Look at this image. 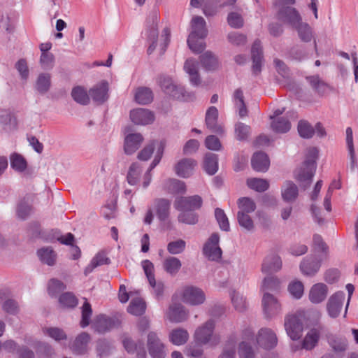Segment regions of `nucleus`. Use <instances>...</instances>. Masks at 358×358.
Instances as JSON below:
<instances>
[{"mask_svg":"<svg viewBox=\"0 0 358 358\" xmlns=\"http://www.w3.org/2000/svg\"><path fill=\"white\" fill-rule=\"evenodd\" d=\"M252 167L259 172H266L270 165L268 156L262 152H256L251 159Z\"/></svg>","mask_w":358,"mask_h":358,"instance_id":"obj_30","label":"nucleus"},{"mask_svg":"<svg viewBox=\"0 0 358 358\" xmlns=\"http://www.w3.org/2000/svg\"><path fill=\"white\" fill-rule=\"evenodd\" d=\"M130 119L135 124L146 125L153 122L155 116L148 109L136 108L131 110Z\"/></svg>","mask_w":358,"mask_h":358,"instance_id":"obj_19","label":"nucleus"},{"mask_svg":"<svg viewBox=\"0 0 358 358\" xmlns=\"http://www.w3.org/2000/svg\"><path fill=\"white\" fill-rule=\"evenodd\" d=\"M55 64V57L51 52L41 53L40 57V64L44 70H50L53 68Z\"/></svg>","mask_w":358,"mask_h":358,"instance_id":"obj_63","label":"nucleus"},{"mask_svg":"<svg viewBox=\"0 0 358 358\" xmlns=\"http://www.w3.org/2000/svg\"><path fill=\"white\" fill-rule=\"evenodd\" d=\"M220 237L217 234H213L203 246L204 255L210 261H219L222 257V250L219 247Z\"/></svg>","mask_w":358,"mask_h":358,"instance_id":"obj_8","label":"nucleus"},{"mask_svg":"<svg viewBox=\"0 0 358 358\" xmlns=\"http://www.w3.org/2000/svg\"><path fill=\"white\" fill-rule=\"evenodd\" d=\"M263 313L266 319H271L281 313L282 306L278 299L271 293H264L262 299Z\"/></svg>","mask_w":358,"mask_h":358,"instance_id":"obj_6","label":"nucleus"},{"mask_svg":"<svg viewBox=\"0 0 358 358\" xmlns=\"http://www.w3.org/2000/svg\"><path fill=\"white\" fill-rule=\"evenodd\" d=\"M204 171L210 176L215 174L218 170L217 155L208 152L206 154L203 162Z\"/></svg>","mask_w":358,"mask_h":358,"instance_id":"obj_37","label":"nucleus"},{"mask_svg":"<svg viewBox=\"0 0 358 358\" xmlns=\"http://www.w3.org/2000/svg\"><path fill=\"white\" fill-rule=\"evenodd\" d=\"M324 329V327L319 325L317 328H312L307 333L302 342V348L306 350H312L318 343L320 333Z\"/></svg>","mask_w":358,"mask_h":358,"instance_id":"obj_25","label":"nucleus"},{"mask_svg":"<svg viewBox=\"0 0 358 358\" xmlns=\"http://www.w3.org/2000/svg\"><path fill=\"white\" fill-rule=\"evenodd\" d=\"M238 212L249 214L256 209L255 201L249 197H241L238 200Z\"/></svg>","mask_w":358,"mask_h":358,"instance_id":"obj_53","label":"nucleus"},{"mask_svg":"<svg viewBox=\"0 0 358 358\" xmlns=\"http://www.w3.org/2000/svg\"><path fill=\"white\" fill-rule=\"evenodd\" d=\"M166 317L171 322L180 323L187 319L188 313L182 304L173 303L169 308Z\"/></svg>","mask_w":358,"mask_h":358,"instance_id":"obj_22","label":"nucleus"},{"mask_svg":"<svg viewBox=\"0 0 358 358\" xmlns=\"http://www.w3.org/2000/svg\"><path fill=\"white\" fill-rule=\"evenodd\" d=\"M199 60L206 71H213L218 67V59L211 51H206L200 55Z\"/></svg>","mask_w":358,"mask_h":358,"instance_id":"obj_35","label":"nucleus"},{"mask_svg":"<svg viewBox=\"0 0 358 358\" xmlns=\"http://www.w3.org/2000/svg\"><path fill=\"white\" fill-rule=\"evenodd\" d=\"M297 129L300 136L303 138H310L315 133L314 128L305 120H300L299 122Z\"/></svg>","mask_w":358,"mask_h":358,"instance_id":"obj_54","label":"nucleus"},{"mask_svg":"<svg viewBox=\"0 0 358 358\" xmlns=\"http://www.w3.org/2000/svg\"><path fill=\"white\" fill-rule=\"evenodd\" d=\"M158 83L162 90L174 99H180L184 98V89L176 85L170 78L161 76L159 78Z\"/></svg>","mask_w":358,"mask_h":358,"instance_id":"obj_17","label":"nucleus"},{"mask_svg":"<svg viewBox=\"0 0 358 358\" xmlns=\"http://www.w3.org/2000/svg\"><path fill=\"white\" fill-rule=\"evenodd\" d=\"M59 303L62 308H73L78 305V300L72 292H65L59 297Z\"/></svg>","mask_w":358,"mask_h":358,"instance_id":"obj_50","label":"nucleus"},{"mask_svg":"<svg viewBox=\"0 0 358 358\" xmlns=\"http://www.w3.org/2000/svg\"><path fill=\"white\" fill-rule=\"evenodd\" d=\"M306 80L313 90L320 95H324L329 91L333 90V88L322 80L319 76H308L306 77Z\"/></svg>","mask_w":358,"mask_h":358,"instance_id":"obj_31","label":"nucleus"},{"mask_svg":"<svg viewBox=\"0 0 358 358\" xmlns=\"http://www.w3.org/2000/svg\"><path fill=\"white\" fill-rule=\"evenodd\" d=\"M318 150L315 147L308 148L305 161L294 172V179L303 189L308 188L312 183L316 171V160L318 157Z\"/></svg>","mask_w":358,"mask_h":358,"instance_id":"obj_1","label":"nucleus"},{"mask_svg":"<svg viewBox=\"0 0 358 358\" xmlns=\"http://www.w3.org/2000/svg\"><path fill=\"white\" fill-rule=\"evenodd\" d=\"M108 83L103 80L90 90V95L93 101L99 104L104 103L108 99Z\"/></svg>","mask_w":358,"mask_h":358,"instance_id":"obj_23","label":"nucleus"},{"mask_svg":"<svg viewBox=\"0 0 358 358\" xmlns=\"http://www.w3.org/2000/svg\"><path fill=\"white\" fill-rule=\"evenodd\" d=\"M328 287L324 283L315 284L309 292V299L313 303H320L327 297Z\"/></svg>","mask_w":358,"mask_h":358,"instance_id":"obj_29","label":"nucleus"},{"mask_svg":"<svg viewBox=\"0 0 358 358\" xmlns=\"http://www.w3.org/2000/svg\"><path fill=\"white\" fill-rule=\"evenodd\" d=\"M40 260L48 266H53L56 262L57 254L50 248H42L37 251Z\"/></svg>","mask_w":358,"mask_h":358,"instance_id":"obj_39","label":"nucleus"},{"mask_svg":"<svg viewBox=\"0 0 358 358\" xmlns=\"http://www.w3.org/2000/svg\"><path fill=\"white\" fill-rule=\"evenodd\" d=\"M182 266L180 260L174 257H169L165 259L163 267L164 269L171 275L176 274Z\"/></svg>","mask_w":358,"mask_h":358,"instance_id":"obj_44","label":"nucleus"},{"mask_svg":"<svg viewBox=\"0 0 358 358\" xmlns=\"http://www.w3.org/2000/svg\"><path fill=\"white\" fill-rule=\"evenodd\" d=\"M11 167L18 172H23L27 166V163L24 157L18 154L13 153L10 157Z\"/></svg>","mask_w":358,"mask_h":358,"instance_id":"obj_51","label":"nucleus"},{"mask_svg":"<svg viewBox=\"0 0 358 358\" xmlns=\"http://www.w3.org/2000/svg\"><path fill=\"white\" fill-rule=\"evenodd\" d=\"M189 338V333L182 328L173 329L169 334V341L176 345L185 344Z\"/></svg>","mask_w":358,"mask_h":358,"instance_id":"obj_38","label":"nucleus"},{"mask_svg":"<svg viewBox=\"0 0 358 358\" xmlns=\"http://www.w3.org/2000/svg\"><path fill=\"white\" fill-rule=\"evenodd\" d=\"M281 288V282L276 276L265 277L262 283V290L264 293H278Z\"/></svg>","mask_w":358,"mask_h":358,"instance_id":"obj_34","label":"nucleus"},{"mask_svg":"<svg viewBox=\"0 0 358 358\" xmlns=\"http://www.w3.org/2000/svg\"><path fill=\"white\" fill-rule=\"evenodd\" d=\"M202 203V199L199 195L178 197L174 201V207L180 211H193L200 208Z\"/></svg>","mask_w":358,"mask_h":358,"instance_id":"obj_9","label":"nucleus"},{"mask_svg":"<svg viewBox=\"0 0 358 358\" xmlns=\"http://www.w3.org/2000/svg\"><path fill=\"white\" fill-rule=\"evenodd\" d=\"M215 216L219 224L220 228L223 231H228L230 228L229 222L224 210L221 208H217L215 210Z\"/></svg>","mask_w":358,"mask_h":358,"instance_id":"obj_59","label":"nucleus"},{"mask_svg":"<svg viewBox=\"0 0 358 358\" xmlns=\"http://www.w3.org/2000/svg\"><path fill=\"white\" fill-rule=\"evenodd\" d=\"M247 185L250 189L259 192H265L269 187V183L268 180L257 178L248 179Z\"/></svg>","mask_w":358,"mask_h":358,"instance_id":"obj_52","label":"nucleus"},{"mask_svg":"<svg viewBox=\"0 0 358 358\" xmlns=\"http://www.w3.org/2000/svg\"><path fill=\"white\" fill-rule=\"evenodd\" d=\"M0 124L6 132L15 130L17 125L15 117L6 110L0 112Z\"/></svg>","mask_w":358,"mask_h":358,"instance_id":"obj_33","label":"nucleus"},{"mask_svg":"<svg viewBox=\"0 0 358 358\" xmlns=\"http://www.w3.org/2000/svg\"><path fill=\"white\" fill-rule=\"evenodd\" d=\"M294 28L297 31L299 37L302 41L308 43L312 40V29L308 24L301 21Z\"/></svg>","mask_w":358,"mask_h":358,"instance_id":"obj_42","label":"nucleus"},{"mask_svg":"<svg viewBox=\"0 0 358 358\" xmlns=\"http://www.w3.org/2000/svg\"><path fill=\"white\" fill-rule=\"evenodd\" d=\"M303 313L298 312L294 314H288L285 317L284 327L287 334L293 341H297L302 336L303 331Z\"/></svg>","mask_w":358,"mask_h":358,"instance_id":"obj_4","label":"nucleus"},{"mask_svg":"<svg viewBox=\"0 0 358 358\" xmlns=\"http://www.w3.org/2000/svg\"><path fill=\"white\" fill-rule=\"evenodd\" d=\"M66 289V285L60 280L51 279L48 283V293L51 296H55Z\"/></svg>","mask_w":358,"mask_h":358,"instance_id":"obj_64","label":"nucleus"},{"mask_svg":"<svg viewBox=\"0 0 358 358\" xmlns=\"http://www.w3.org/2000/svg\"><path fill=\"white\" fill-rule=\"evenodd\" d=\"M282 264V260L278 255L275 253L269 254L262 262V271L264 273L278 272L281 269Z\"/></svg>","mask_w":358,"mask_h":358,"instance_id":"obj_21","label":"nucleus"},{"mask_svg":"<svg viewBox=\"0 0 358 358\" xmlns=\"http://www.w3.org/2000/svg\"><path fill=\"white\" fill-rule=\"evenodd\" d=\"M141 174V168L138 163L134 162L131 164L127 176V180L129 185H136L138 183Z\"/></svg>","mask_w":358,"mask_h":358,"instance_id":"obj_43","label":"nucleus"},{"mask_svg":"<svg viewBox=\"0 0 358 358\" xmlns=\"http://www.w3.org/2000/svg\"><path fill=\"white\" fill-rule=\"evenodd\" d=\"M250 127L242 122H238L235 125V135L238 141H245L250 134Z\"/></svg>","mask_w":358,"mask_h":358,"instance_id":"obj_61","label":"nucleus"},{"mask_svg":"<svg viewBox=\"0 0 358 358\" xmlns=\"http://www.w3.org/2000/svg\"><path fill=\"white\" fill-rule=\"evenodd\" d=\"M43 333L57 342L67 340V335L65 331L59 327H43Z\"/></svg>","mask_w":358,"mask_h":358,"instance_id":"obj_45","label":"nucleus"},{"mask_svg":"<svg viewBox=\"0 0 358 358\" xmlns=\"http://www.w3.org/2000/svg\"><path fill=\"white\" fill-rule=\"evenodd\" d=\"M155 213L160 221H166L170 215L171 201L164 198L157 199L154 202Z\"/></svg>","mask_w":358,"mask_h":358,"instance_id":"obj_28","label":"nucleus"},{"mask_svg":"<svg viewBox=\"0 0 358 358\" xmlns=\"http://www.w3.org/2000/svg\"><path fill=\"white\" fill-rule=\"evenodd\" d=\"M197 165L196 160L191 158H184L175 165L176 173L181 178H189L193 174L195 166Z\"/></svg>","mask_w":358,"mask_h":358,"instance_id":"obj_20","label":"nucleus"},{"mask_svg":"<svg viewBox=\"0 0 358 358\" xmlns=\"http://www.w3.org/2000/svg\"><path fill=\"white\" fill-rule=\"evenodd\" d=\"M277 15L278 20L293 28L302 21L300 13L294 7L280 8Z\"/></svg>","mask_w":358,"mask_h":358,"instance_id":"obj_12","label":"nucleus"},{"mask_svg":"<svg viewBox=\"0 0 358 358\" xmlns=\"http://www.w3.org/2000/svg\"><path fill=\"white\" fill-rule=\"evenodd\" d=\"M118 324L119 321L117 320L101 315L95 318L92 327L95 331L99 334H104L118 326Z\"/></svg>","mask_w":358,"mask_h":358,"instance_id":"obj_18","label":"nucleus"},{"mask_svg":"<svg viewBox=\"0 0 358 358\" xmlns=\"http://www.w3.org/2000/svg\"><path fill=\"white\" fill-rule=\"evenodd\" d=\"M271 127V129L276 133H286L289 131L291 128V124L287 119L282 117L272 120Z\"/></svg>","mask_w":358,"mask_h":358,"instance_id":"obj_46","label":"nucleus"},{"mask_svg":"<svg viewBox=\"0 0 358 358\" xmlns=\"http://www.w3.org/2000/svg\"><path fill=\"white\" fill-rule=\"evenodd\" d=\"M184 70L189 75L193 85L198 86L201 83L199 73L198 62L193 58L187 59L184 64Z\"/></svg>","mask_w":358,"mask_h":358,"instance_id":"obj_27","label":"nucleus"},{"mask_svg":"<svg viewBox=\"0 0 358 358\" xmlns=\"http://www.w3.org/2000/svg\"><path fill=\"white\" fill-rule=\"evenodd\" d=\"M145 301L141 299L136 298L131 301L127 310L134 315H141L145 313Z\"/></svg>","mask_w":358,"mask_h":358,"instance_id":"obj_49","label":"nucleus"},{"mask_svg":"<svg viewBox=\"0 0 358 358\" xmlns=\"http://www.w3.org/2000/svg\"><path fill=\"white\" fill-rule=\"evenodd\" d=\"M321 261L315 256L306 257L300 264L301 272L306 275H314L320 269Z\"/></svg>","mask_w":358,"mask_h":358,"instance_id":"obj_24","label":"nucleus"},{"mask_svg":"<svg viewBox=\"0 0 358 358\" xmlns=\"http://www.w3.org/2000/svg\"><path fill=\"white\" fill-rule=\"evenodd\" d=\"M215 322L214 320L210 319L206 322L198 327L194 334V339L195 342L203 345L210 344L211 346H216L220 342V337L214 334Z\"/></svg>","mask_w":358,"mask_h":358,"instance_id":"obj_2","label":"nucleus"},{"mask_svg":"<svg viewBox=\"0 0 358 358\" xmlns=\"http://www.w3.org/2000/svg\"><path fill=\"white\" fill-rule=\"evenodd\" d=\"M345 297L343 292H337L329 297L327 303V310L329 317L336 318L340 315Z\"/></svg>","mask_w":358,"mask_h":358,"instance_id":"obj_11","label":"nucleus"},{"mask_svg":"<svg viewBox=\"0 0 358 358\" xmlns=\"http://www.w3.org/2000/svg\"><path fill=\"white\" fill-rule=\"evenodd\" d=\"M122 343L124 348L128 352H136L138 358H145L146 357V352L144 348L143 343L141 341L136 343L130 338H125Z\"/></svg>","mask_w":358,"mask_h":358,"instance_id":"obj_32","label":"nucleus"},{"mask_svg":"<svg viewBox=\"0 0 358 358\" xmlns=\"http://www.w3.org/2000/svg\"><path fill=\"white\" fill-rule=\"evenodd\" d=\"M182 301L192 306L202 304L206 300L203 290L199 287L189 286L184 289L182 294Z\"/></svg>","mask_w":358,"mask_h":358,"instance_id":"obj_10","label":"nucleus"},{"mask_svg":"<svg viewBox=\"0 0 358 358\" xmlns=\"http://www.w3.org/2000/svg\"><path fill=\"white\" fill-rule=\"evenodd\" d=\"M146 345L152 358H165L166 347L155 331H150L147 336Z\"/></svg>","mask_w":358,"mask_h":358,"instance_id":"obj_5","label":"nucleus"},{"mask_svg":"<svg viewBox=\"0 0 358 358\" xmlns=\"http://www.w3.org/2000/svg\"><path fill=\"white\" fill-rule=\"evenodd\" d=\"M227 22L231 27L239 29L243 26V18L241 13L231 12L228 14Z\"/></svg>","mask_w":358,"mask_h":358,"instance_id":"obj_60","label":"nucleus"},{"mask_svg":"<svg viewBox=\"0 0 358 358\" xmlns=\"http://www.w3.org/2000/svg\"><path fill=\"white\" fill-rule=\"evenodd\" d=\"M299 196L297 185L291 180H286L281 187V196L286 202H294Z\"/></svg>","mask_w":358,"mask_h":358,"instance_id":"obj_26","label":"nucleus"},{"mask_svg":"<svg viewBox=\"0 0 358 358\" xmlns=\"http://www.w3.org/2000/svg\"><path fill=\"white\" fill-rule=\"evenodd\" d=\"M237 220L239 225L245 230L251 231L254 229V222L248 214L238 212Z\"/></svg>","mask_w":358,"mask_h":358,"instance_id":"obj_56","label":"nucleus"},{"mask_svg":"<svg viewBox=\"0 0 358 358\" xmlns=\"http://www.w3.org/2000/svg\"><path fill=\"white\" fill-rule=\"evenodd\" d=\"M134 98L138 103L145 105L152 101L153 94L148 87H141L136 89Z\"/></svg>","mask_w":358,"mask_h":358,"instance_id":"obj_40","label":"nucleus"},{"mask_svg":"<svg viewBox=\"0 0 358 358\" xmlns=\"http://www.w3.org/2000/svg\"><path fill=\"white\" fill-rule=\"evenodd\" d=\"M178 219L180 222L187 224H194L198 222V216L193 211H182Z\"/></svg>","mask_w":358,"mask_h":358,"instance_id":"obj_62","label":"nucleus"},{"mask_svg":"<svg viewBox=\"0 0 358 358\" xmlns=\"http://www.w3.org/2000/svg\"><path fill=\"white\" fill-rule=\"evenodd\" d=\"M257 343L264 349L270 350L276 346L278 338L275 332L269 328H262L257 336Z\"/></svg>","mask_w":358,"mask_h":358,"instance_id":"obj_15","label":"nucleus"},{"mask_svg":"<svg viewBox=\"0 0 358 358\" xmlns=\"http://www.w3.org/2000/svg\"><path fill=\"white\" fill-rule=\"evenodd\" d=\"M186 242L182 239L171 241L167 245V250L171 255H178L185 250Z\"/></svg>","mask_w":358,"mask_h":358,"instance_id":"obj_58","label":"nucleus"},{"mask_svg":"<svg viewBox=\"0 0 358 358\" xmlns=\"http://www.w3.org/2000/svg\"><path fill=\"white\" fill-rule=\"evenodd\" d=\"M251 58L252 60V74L257 76L261 73L264 64L262 47L259 40H256L252 46Z\"/></svg>","mask_w":358,"mask_h":358,"instance_id":"obj_14","label":"nucleus"},{"mask_svg":"<svg viewBox=\"0 0 358 358\" xmlns=\"http://www.w3.org/2000/svg\"><path fill=\"white\" fill-rule=\"evenodd\" d=\"M205 122L207 128L213 133L222 136L224 129L222 124L218 123V110L215 106L208 108L206 113Z\"/></svg>","mask_w":358,"mask_h":358,"instance_id":"obj_13","label":"nucleus"},{"mask_svg":"<svg viewBox=\"0 0 358 358\" xmlns=\"http://www.w3.org/2000/svg\"><path fill=\"white\" fill-rule=\"evenodd\" d=\"M85 303L82 306V319L80 321V326L83 328L87 327L90 324V318L92 314V310L90 303L85 299Z\"/></svg>","mask_w":358,"mask_h":358,"instance_id":"obj_57","label":"nucleus"},{"mask_svg":"<svg viewBox=\"0 0 358 358\" xmlns=\"http://www.w3.org/2000/svg\"><path fill=\"white\" fill-rule=\"evenodd\" d=\"M71 96L75 101L81 105H87L90 103V96L83 87H74L72 90Z\"/></svg>","mask_w":358,"mask_h":358,"instance_id":"obj_48","label":"nucleus"},{"mask_svg":"<svg viewBox=\"0 0 358 358\" xmlns=\"http://www.w3.org/2000/svg\"><path fill=\"white\" fill-rule=\"evenodd\" d=\"M192 31L187 38V45L189 49L196 54L201 53L203 51V44H200L199 48L192 43L194 38H199L203 39L207 36V29L206 28V21L201 16L194 17L191 22Z\"/></svg>","mask_w":358,"mask_h":358,"instance_id":"obj_3","label":"nucleus"},{"mask_svg":"<svg viewBox=\"0 0 358 358\" xmlns=\"http://www.w3.org/2000/svg\"><path fill=\"white\" fill-rule=\"evenodd\" d=\"M165 188L168 192L171 194L184 193L186 190V185L183 181L177 179H169L166 182Z\"/></svg>","mask_w":358,"mask_h":358,"instance_id":"obj_47","label":"nucleus"},{"mask_svg":"<svg viewBox=\"0 0 358 358\" xmlns=\"http://www.w3.org/2000/svg\"><path fill=\"white\" fill-rule=\"evenodd\" d=\"M144 138L140 133H133L130 127L124 129V151L126 155L134 154L141 146Z\"/></svg>","mask_w":358,"mask_h":358,"instance_id":"obj_7","label":"nucleus"},{"mask_svg":"<svg viewBox=\"0 0 358 358\" xmlns=\"http://www.w3.org/2000/svg\"><path fill=\"white\" fill-rule=\"evenodd\" d=\"M111 345L106 340H99L96 342V351L99 358H106L111 352Z\"/></svg>","mask_w":358,"mask_h":358,"instance_id":"obj_55","label":"nucleus"},{"mask_svg":"<svg viewBox=\"0 0 358 358\" xmlns=\"http://www.w3.org/2000/svg\"><path fill=\"white\" fill-rule=\"evenodd\" d=\"M90 341V335L87 332H81L70 344L69 348L73 354L83 355L87 353Z\"/></svg>","mask_w":358,"mask_h":358,"instance_id":"obj_16","label":"nucleus"},{"mask_svg":"<svg viewBox=\"0 0 358 358\" xmlns=\"http://www.w3.org/2000/svg\"><path fill=\"white\" fill-rule=\"evenodd\" d=\"M110 263V260L107 257L105 252L101 251L95 255V257L91 261L90 264L86 267L85 273L87 275L88 273L92 272L96 267L104 264H109Z\"/></svg>","mask_w":358,"mask_h":358,"instance_id":"obj_41","label":"nucleus"},{"mask_svg":"<svg viewBox=\"0 0 358 358\" xmlns=\"http://www.w3.org/2000/svg\"><path fill=\"white\" fill-rule=\"evenodd\" d=\"M51 87V76L50 73H41L38 75L35 83V90L41 94L47 93Z\"/></svg>","mask_w":358,"mask_h":358,"instance_id":"obj_36","label":"nucleus"}]
</instances>
